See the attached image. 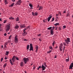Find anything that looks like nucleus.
Instances as JSON below:
<instances>
[{
  "label": "nucleus",
  "instance_id": "f257e3e1",
  "mask_svg": "<svg viewBox=\"0 0 73 73\" xmlns=\"http://www.w3.org/2000/svg\"><path fill=\"white\" fill-rule=\"evenodd\" d=\"M11 25L10 24H8L6 27V32H8L10 29Z\"/></svg>",
  "mask_w": 73,
  "mask_h": 73
},
{
  "label": "nucleus",
  "instance_id": "f03ea898",
  "mask_svg": "<svg viewBox=\"0 0 73 73\" xmlns=\"http://www.w3.org/2000/svg\"><path fill=\"white\" fill-rule=\"evenodd\" d=\"M23 62L25 64H27L29 61L28 58H23Z\"/></svg>",
  "mask_w": 73,
  "mask_h": 73
},
{
  "label": "nucleus",
  "instance_id": "7ed1b4c3",
  "mask_svg": "<svg viewBox=\"0 0 73 73\" xmlns=\"http://www.w3.org/2000/svg\"><path fill=\"white\" fill-rule=\"evenodd\" d=\"M67 39L65 40V41L67 44H69V42H70V38H67Z\"/></svg>",
  "mask_w": 73,
  "mask_h": 73
},
{
  "label": "nucleus",
  "instance_id": "20e7f679",
  "mask_svg": "<svg viewBox=\"0 0 73 73\" xmlns=\"http://www.w3.org/2000/svg\"><path fill=\"white\" fill-rule=\"evenodd\" d=\"M62 46H63L62 44H60L59 47V49L60 52H62Z\"/></svg>",
  "mask_w": 73,
  "mask_h": 73
},
{
  "label": "nucleus",
  "instance_id": "39448f33",
  "mask_svg": "<svg viewBox=\"0 0 73 73\" xmlns=\"http://www.w3.org/2000/svg\"><path fill=\"white\" fill-rule=\"evenodd\" d=\"M30 48L29 49L30 51L32 50V51H33V46H32V44H30Z\"/></svg>",
  "mask_w": 73,
  "mask_h": 73
},
{
  "label": "nucleus",
  "instance_id": "423d86ee",
  "mask_svg": "<svg viewBox=\"0 0 73 73\" xmlns=\"http://www.w3.org/2000/svg\"><path fill=\"white\" fill-rule=\"evenodd\" d=\"M15 42L17 44L18 42V38H17V36H15Z\"/></svg>",
  "mask_w": 73,
  "mask_h": 73
},
{
  "label": "nucleus",
  "instance_id": "0eeeda50",
  "mask_svg": "<svg viewBox=\"0 0 73 73\" xmlns=\"http://www.w3.org/2000/svg\"><path fill=\"white\" fill-rule=\"evenodd\" d=\"M73 67V63H72L71 64H70V67L69 68V69H72Z\"/></svg>",
  "mask_w": 73,
  "mask_h": 73
},
{
  "label": "nucleus",
  "instance_id": "6e6552de",
  "mask_svg": "<svg viewBox=\"0 0 73 73\" xmlns=\"http://www.w3.org/2000/svg\"><path fill=\"white\" fill-rule=\"evenodd\" d=\"M46 67H45V66H44V65L42 64L41 66L42 69V70H45V69H46Z\"/></svg>",
  "mask_w": 73,
  "mask_h": 73
},
{
  "label": "nucleus",
  "instance_id": "1a4fd4ad",
  "mask_svg": "<svg viewBox=\"0 0 73 73\" xmlns=\"http://www.w3.org/2000/svg\"><path fill=\"white\" fill-rule=\"evenodd\" d=\"M16 56H14L12 58L11 60L13 61V62H15V58H16Z\"/></svg>",
  "mask_w": 73,
  "mask_h": 73
},
{
  "label": "nucleus",
  "instance_id": "9d476101",
  "mask_svg": "<svg viewBox=\"0 0 73 73\" xmlns=\"http://www.w3.org/2000/svg\"><path fill=\"white\" fill-rule=\"evenodd\" d=\"M52 17V15H50L49 17H48V22L50 21V19H51Z\"/></svg>",
  "mask_w": 73,
  "mask_h": 73
},
{
  "label": "nucleus",
  "instance_id": "9b49d317",
  "mask_svg": "<svg viewBox=\"0 0 73 73\" xmlns=\"http://www.w3.org/2000/svg\"><path fill=\"white\" fill-rule=\"evenodd\" d=\"M21 3V1L18 0L17 3V5H20Z\"/></svg>",
  "mask_w": 73,
  "mask_h": 73
},
{
  "label": "nucleus",
  "instance_id": "f8f14e48",
  "mask_svg": "<svg viewBox=\"0 0 73 73\" xmlns=\"http://www.w3.org/2000/svg\"><path fill=\"white\" fill-rule=\"evenodd\" d=\"M38 8L39 11H41V10H42L43 9V7L42 6H40Z\"/></svg>",
  "mask_w": 73,
  "mask_h": 73
},
{
  "label": "nucleus",
  "instance_id": "ddd939ff",
  "mask_svg": "<svg viewBox=\"0 0 73 73\" xmlns=\"http://www.w3.org/2000/svg\"><path fill=\"white\" fill-rule=\"evenodd\" d=\"M19 28V26L17 25L15 27V28L16 29H18Z\"/></svg>",
  "mask_w": 73,
  "mask_h": 73
},
{
  "label": "nucleus",
  "instance_id": "4468645a",
  "mask_svg": "<svg viewBox=\"0 0 73 73\" xmlns=\"http://www.w3.org/2000/svg\"><path fill=\"white\" fill-rule=\"evenodd\" d=\"M29 6L31 7L30 9H33V5H32L31 3H29Z\"/></svg>",
  "mask_w": 73,
  "mask_h": 73
},
{
  "label": "nucleus",
  "instance_id": "2eb2a0df",
  "mask_svg": "<svg viewBox=\"0 0 73 73\" xmlns=\"http://www.w3.org/2000/svg\"><path fill=\"white\" fill-rule=\"evenodd\" d=\"M20 66H24V63H23V62H22L20 64Z\"/></svg>",
  "mask_w": 73,
  "mask_h": 73
},
{
  "label": "nucleus",
  "instance_id": "dca6fc26",
  "mask_svg": "<svg viewBox=\"0 0 73 73\" xmlns=\"http://www.w3.org/2000/svg\"><path fill=\"white\" fill-rule=\"evenodd\" d=\"M14 4H15V3H12L11 5H9V7H13V6L14 5Z\"/></svg>",
  "mask_w": 73,
  "mask_h": 73
},
{
  "label": "nucleus",
  "instance_id": "f3484780",
  "mask_svg": "<svg viewBox=\"0 0 73 73\" xmlns=\"http://www.w3.org/2000/svg\"><path fill=\"white\" fill-rule=\"evenodd\" d=\"M20 27L22 28H24V27H25V26L24 25H21Z\"/></svg>",
  "mask_w": 73,
  "mask_h": 73
},
{
  "label": "nucleus",
  "instance_id": "a211bd4d",
  "mask_svg": "<svg viewBox=\"0 0 73 73\" xmlns=\"http://www.w3.org/2000/svg\"><path fill=\"white\" fill-rule=\"evenodd\" d=\"M50 33L51 35H53V30H50Z\"/></svg>",
  "mask_w": 73,
  "mask_h": 73
},
{
  "label": "nucleus",
  "instance_id": "6ab92c4d",
  "mask_svg": "<svg viewBox=\"0 0 73 73\" xmlns=\"http://www.w3.org/2000/svg\"><path fill=\"white\" fill-rule=\"evenodd\" d=\"M15 21H19V18L17 17V18H16Z\"/></svg>",
  "mask_w": 73,
  "mask_h": 73
},
{
  "label": "nucleus",
  "instance_id": "aec40b11",
  "mask_svg": "<svg viewBox=\"0 0 73 73\" xmlns=\"http://www.w3.org/2000/svg\"><path fill=\"white\" fill-rule=\"evenodd\" d=\"M58 15H59V14H56V17L57 19H58Z\"/></svg>",
  "mask_w": 73,
  "mask_h": 73
},
{
  "label": "nucleus",
  "instance_id": "412c9836",
  "mask_svg": "<svg viewBox=\"0 0 73 73\" xmlns=\"http://www.w3.org/2000/svg\"><path fill=\"white\" fill-rule=\"evenodd\" d=\"M52 27H48L47 28L48 30H50V29H52Z\"/></svg>",
  "mask_w": 73,
  "mask_h": 73
},
{
  "label": "nucleus",
  "instance_id": "4be33fe9",
  "mask_svg": "<svg viewBox=\"0 0 73 73\" xmlns=\"http://www.w3.org/2000/svg\"><path fill=\"white\" fill-rule=\"evenodd\" d=\"M7 63L5 64L3 66L4 68H5L7 66Z\"/></svg>",
  "mask_w": 73,
  "mask_h": 73
},
{
  "label": "nucleus",
  "instance_id": "5701e85b",
  "mask_svg": "<svg viewBox=\"0 0 73 73\" xmlns=\"http://www.w3.org/2000/svg\"><path fill=\"white\" fill-rule=\"evenodd\" d=\"M5 4H8V2H7V0H5Z\"/></svg>",
  "mask_w": 73,
  "mask_h": 73
},
{
  "label": "nucleus",
  "instance_id": "b1692460",
  "mask_svg": "<svg viewBox=\"0 0 73 73\" xmlns=\"http://www.w3.org/2000/svg\"><path fill=\"white\" fill-rule=\"evenodd\" d=\"M66 61L67 62H69V56H68V59H66Z\"/></svg>",
  "mask_w": 73,
  "mask_h": 73
},
{
  "label": "nucleus",
  "instance_id": "393cba45",
  "mask_svg": "<svg viewBox=\"0 0 73 73\" xmlns=\"http://www.w3.org/2000/svg\"><path fill=\"white\" fill-rule=\"evenodd\" d=\"M10 63L11 64V65H13V63L12 62V60H11V59H10Z\"/></svg>",
  "mask_w": 73,
  "mask_h": 73
},
{
  "label": "nucleus",
  "instance_id": "a878e982",
  "mask_svg": "<svg viewBox=\"0 0 73 73\" xmlns=\"http://www.w3.org/2000/svg\"><path fill=\"white\" fill-rule=\"evenodd\" d=\"M29 44L27 45V50H29Z\"/></svg>",
  "mask_w": 73,
  "mask_h": 73
},
{
  "label": "nucleus",
  "instance_id": "bb28decb",
  "mask_svg": "<svg viewBox=\"0 0 73 73\" xmlns=\"http://www.w3.org/2000/svg\"><path fill=\"white\" fill-rule=\"evenodd\" d=\"M9 19H10V20L14 19V18H13L12 17H9Z\"/></svg>",
  "mask_w": 73,
  "mask_h": 73
},
{
  "label": "nucleus",
  "instance_id": "cd10ccee",
  "mask_svg": "<svg viewBox=\"0 0 73 73\" xmlns=\"http://www.w3.org/2000/svg\"><path fill=\"white\" fill-rule=\"evenodd\" d=\"M70 15V14H69V13H68L67 14L66 16L67 17H68V16H69Z\"/></svg>",
  "mask_w": 73,
  "mask_h": 73
},
{
  "label": "nucleus",
  "instance_id": "c85d7f7f",
  "mask_svg": "<svg viewBox=\"0 0 73 73\" xmlns=\"http://www.w3.org/2000/svg\"><path fill=\"white\" fill-rule=\"evenodd\" d=\"M43 65H44L45 67H47V66L46 65V63L44 62L43 64Z\"/></svg>",
  "mask_w": 73,
  "mask_h": 73
},
{
  "label": "nucleus",
  "instance_id": "c756f323",
  "mask_svg": "<svg viewBox=\"0 0 73 73\" xmlns=\"http://www.w3.org/2000/svg\"><path fill=\"white\" fill-rule=\"evenodd\" d=\"M54 25H55V26H57V25H59V23H56V24H54Z\"/></svg>",
  "mask_w": 73,
  "mask_h": 73
},
{
  "label": "nucleus",
  "instance_id": "7c9ffc66",
  "mask_svg": "<svg viewBox=\"0 0 73 73\" xmlns=\"http://www.w3.org/2000/svg\"><path fill=\"white\" fill-rule=\"evenodd\" d=\"M38 46L37 45H36L35 46V49H38Z\"/></svg>",
  "mask_w": 73,
  "mask_h": 73
},
{
  "label": "nucleus",
  "instance_id": "2f4dec72",
  "mask_svg": "<svg viewBox=\"0 0 73 73\" xmlns=\"http://www.w3.org/2000/svg\"><path fill=\"white\" fill-rule=\"evenodd\" d=\"M9 54V51H6V53L5 54L6 55H8Z\"/></svg>",
  "mask_w": 73,
  "mask_h": 73
},
{
  "label": "nucleus",
  "instance_id": "473e14b6",
  "mask_svg": "<svg viewBox=\"0 0 73 73\" xmlns=\"http://www.w3.org/2000/svg\"><path fill=\"white\" fill-rule=\"evenodd\" d=\"M54 44H55V41H54L52 43L53 46H54Z\"/></svg>",
  "mask_w": 73,
  "mask_h": 73
},
{
  "label": "nucleus",
  "instance_id": "72a5a7b5",
  "mask_svg": "<svg viewBox=\"0 0 73 73\" xmlns=\"http://www.w3.org/2000/svg\"><path fill=\"white\" fill-rule=\"evenodd\" d=\"M55 28V27H53L52 29H51V30H52V31H54V29Z\"/></svg>",
  "mask_w": 73,
  "mask_h": 73
},
{
  "label": "nucleus",
  "instance_id": "f704fd0d",
  "mask_svg": "<svg viewBox=\"0 0 73 73\" xmlns=\"http://www.w3.org/2000/svg\"><path fill=\"white\" fill-rule=\"evenodd\" d=\"M41 68V66H39L38 68H37V70H39V69H40Z\"/></svg>",
  "mask_w": 73,
  "mask_h": 73
},
{
  "label": "nucleus",
  "instance_id": "c9c22d12",
  "mask_svg": "<svg viewBox=\"0 0 73 73\" xmlns=\"http://www.w3.org/2000/svg\"><path fill=\"white\" fill-rule=\"evenodd\" d=\"M52 52V50H49L47 52V53H50V52Z\"/></svg>",
  "mask_w": 73,
  "mask_h": 73
},
{
  "label": "nucleus",
  "instance_id": "e433bc0d",
  "mask_svg": "<svg viewBox=\"0 0 73 73\" xmlns=\"http://www.w3.org/2000/svg\"><path fill=\"white\" fill-rule=\"evenodd\" d=\"M32 15L33 16H35V13H33V12H32Z\"/></svg>",
  "mask_w": 73,
  "mask_h": 73
},
{
  "label": "nucleus",
  "instance_id": "4c0bfd02",
  "mask_svg": "<svg viewBox=\"0 0 73 73\" xmlns=\"http://www.w3.org/2000/svg\"><path fill=\"white\" fill-rule=\"evenodd\" d=\"M37 12H35V16H37Z\"/></svg>",
  "mask_w": 73,
  "mask_h": 73
},
{
  "label": "nucleus",
  "instance_id": "58836bf2",
  "mask_svg": "<svg viewBox=\"0 0 73 73\" xmlns=\"http://www.w3.org/2000/svg\"><path fill=\"white\" fill-rule=\"evenodd\" d=\"M54 20V18H53L52 20L51 21H53Z\"/></svg>",
  "mask_w": 73,
  "mask_h": 73
},
{
  "label": "nucleus",
  "instance_id": "ea45409f",
  "mask_svg": "<svg viewBox=\"0 0 73 73\" xmlns=\"http://www.w3.org/2000/svg\"><path fill=\"white\" fill-rule=\"evenodd\" d=\"M11 37H12V35H10L9 37V39L10 40V39H11Z\"/></svg>",
  "mask_w": 73,
  "mask_h": 73
},
{
  "label": "nucleus",
  "instance_id": "a19ab883",
  "mask_svg": "<svg viewBox=\"0 0 73 73\" xmlns=\"http://www.w3.org/2000/svg\"><path fill=\"white\" fill-rule=\"evenodd\" d=\"M63 28L64 29H65L66 28V26L64 25L63 26Z\"/></svg>",
  "mask_w": 73,
  "mask_h": 73
},
{
  "label": "nucleus",
  "instance_id": "79ce46f5",
  "mask_svg": "<svg viewBox=\"0 0 73 73\" xmlns=\"http://www.w3.org/2000/svg\"><path fill=\"white\" fill-rule=\"evenodd\" d=\"M63 44L64 45V46H66V43L65 42H64L63 43Z\"/></svg>",
  "mask_w": 73,
  "mask_h": 73
},
{
  "label": "nucleus",
  "instance_id": "37998d69",
  "mask_svg": "<svg viewBox=\"0 0 73 73\" xmlns=\"http://www.w3.org/2000/svg\"><path fill=\"white\" fill-rule=\"evenodd\" d=\"M3 58H2L1 59V62H2V61H3Z\"/></svg>",
  "mask_w": 73,
  "mask_h": 73
},
{
  "label": "nucleus",
  "instance_id": "c03bdc74",
  "mask_svg": "<svg viewBox=\"0 0 73 73\" xmlns=\"http://www.w3.org/2000/svg\"><path fill=\"white\" fill-rule=\"evenodd\" d=\"M37 36L38 37H39V36H41V34H39Z\"/></svg>",
  "mask_w": 73,
  "mask_h": 73
},
{
  "label": "nucleus",
  "instance_id": "a18cd8bd",
  "mask_svg": "<svg viewBox=\"0 0 73 73\" xmlns=\"http://www.w3.org/2000/svg\"><path fill=\"white\" fill-rule=\"evenodd\" d=\"M58 14H60V16H61V15H62L61 14V13L60 12H59L58 13Z\"/></svg>",
  "mask_w": 73,
  "mask_h": 73
},
{
  "label": "nucleus",
  "instance_id": "49530a36",
  "mask_svg": "<svg viewBox=\"0 0 73 73\" xmlns=\"http://www.w3.org/2000/svg\"><path fill=\"white\" fill-rule=\"evenodd\" d=\"M16 58L17 60H19V58L17 57L16 58Z\"/></svg>",
  "mask_w": 73,
  "mask_h": 73
},
{
  "label": "nucleus",
  "instance_id": "de8ad7c7",
  "mask_svg": "<svg viewBox=\"0 0 73 73\" xmlns=\"http://www.w3.org/2000/svg\"><path fill=\"white\" fill-rule=\"evenodd\" d=\"M11 0L12 1V2H15V1H16V0Z\"/></svg>",
  "mask_w": 73,
  "mask_h": 73
},
{
  "label": "nucleus",
  "instance_id": "09e8293b",
  "mask_svg": "<svg viewBox=\"0 0 73 73\" xmlns=\"http://www.w3.org/2000/svg\"><path fill=\"white\" fill-rule=\"evenodd\" d=\"M49 48H50V49H52V47L50 46L49 47Z\"/></svg>",
  "mask_w": 73,
  "mask_h": 73
},
{
  "label": "nucleus",
  "instance_id": "8fccbe9b",
  "mask_svg": "<svg viewBox=\"0 0 73 73\" xmlns=\"http://www.w3.org/2000/svg\"><path fill=\"white\" fill-rule=\"evenodd\" d=\"M26 29H29V26H28V27H27Z\"/></svg>",
  "mask_w": 73,
  "mask_h": 73
},
{
  "label": "nucleus",
  "instance_id": "3c124183",
  "mask_svg": "<svg viewBox=\"0 0 73 73\" xmlns=\"http://www.w3.org/2000/svg\"><path fill=\"white\" fill-rule=\"evenodd\" d=\"M57 58V56H56V55H55L54 57V58Z\"/></svg>",
  "mask_w": 73,
  "mask_h": 73
},
{
  "label": "nucleus",
  "instance_id": "603ef678",
  "mask_svg": "<svg viewBox=\"0 0 73 73\" xmlns=\"http://www.w3.org/2000/svg\"><path fill=\"white\" fill-rule=\"evenodd\" d=\"M27 28H25V29H23V32H24L26 30H27Z\"/></svg>",
  "mask_w": 73,
  "mask_h": 73
},
{
  "label": "nucleus",
  "instance_id": "864d4df0",
  "mask_svg": "<svg viewBox=\"0 0 73 73\" xmlns=\"http://www.w3.org/2000/svg\"><path fill=\"white\" fill-rule=\"evenodd\" d=\"M38 50V49H36V50H35V52H36V53H37V52Z\"/></svg>",
  "mask_w": 73,
  "mask_h": 73
},
{
  "label": "nucleus",
  "instance_id": "5fc2aeb1",
  "mask_svg": "<svg viewBox=\"0 0 73 73\" xmlns=\"http://www.w3.org/2000/svg\"><path fill=\"white\" fill-rule=\"evenodd\" d=\"M4 36H7V33H5L4 34Z\"/></svg>",
  "mask_w": 73,
  "mask_h": 73
},
{
  "label": "nucleus",
  "instance_id": "6e6d98bb",
  "mask_svg": "<svg viewBox=\"0 0 73 73\" xmlns=\"http://www.w3.org/2000/svg\"><path fill=\"white\" fill-rule=\"evenodd\" d=\"M6 22H7V21H4L3 23H6Z\"/></svg>",
  "mask_w": 73,
  "mask_h": 73
},
{
  "label": "nucleus",
  "instance_id": "4d7b16f0",
  "mask_svg": "<svg viewBox=\"0 0 73 73\" xmlns=\"http://www.w3.org/2000/svg\"><path fill=\"white\" fill-rule=\"evenodd\" d=\"M58 48V46H56V47L55 48V49H57Z\"/></svg>",
  "mask_w": 73,
  "mask_h": 73
},
{
  "label": "nucleus",
  "instance_id": "13d9d810",
  "mask_svg": "<svg viewBox=\"0 0 73 73\" xmlns=\"http://www.w3.org/2000/svg\"><path fill=\"white\" fill-rule=\"evenodd\" d=\"M4 47H5V48H7V46H6V45H5V44L4 45Z\"/></svg>",
  "mask_w": 73,
  "mask_h": 73
},
{
  "label": "nucleus",
  "instance_id": "bf43d9fd",
  "mask_svg": "<svg viewBox=\"0 0 73 73\" xmlns=\"http://www.w3.org/2000/svg\"><path fill=\"white\" fill-rule=\"evenodd\" d=\"M2 25L1 24H0V28H1V26H2Z\"/></svg>",
  "mask_w": 73,
  "mask_h": 73
},
{
  "label": "nucleus",
  "instance_id": "052dcab7",
  "mask_svg": "<svg viewBox=\"0 0 73 73\" xmlns=\"http://www.w3.org/2000/svg\"><path fill=\"white\" fill-rule=\"evenodd\" d=\"M39 40L40 41H42V40H41V39H39Z\"/></svg>",
  "mask_w": 73,
  "mask_h": 73
},
{
  "label": "nucleus",
  "instance_id": "680f3d73",
  "mask_svg": "<svg viewBox=\"0 0 73 73\" xmlns=\"http://www.w3.org/2000/svg\"><path fill=\"white\" fill-rule=\"evenodd\" d=\"M5 60H7V57H5Z\"/></svg>",
  "mask_w": 73,
  "mask_h": 73
},
{
  "label": "nucleus",
  "instance_id": "e2e57ef3",
  "mask_svg": "<svg viewBox=\"0 0 73 73\" xmlns=\"http://www.w3.org/2000/svg\"><path fill=\"white\" fill-rule=\"evenodd\" d=\"M66 12V11H64L63 12V13H65Z\"/></svg>",
  "mask_w": 73,
  "mask_h": 73
},
{
  "label": "nucleus",
  "instance_id": "0e129e2a",
  "mask_svg": "<svg viewBox=\"0 0 73 73\" xmlns=\"http://www.w3.org/2000/svg\"><path fill=\"white\" fill-rule=\"evenodd\" d=\"M64 50H65V46H64L63 51H64Z\"/></svg>",
  "mask_w": 73,
  "mask_h": 73
},
{
  "label": "nucleus",
  "instance_id": "69168bd1",
  "mask_svg": "<svg viewBox=\"0 0 73 73\" xmlns=\"http://www.w3.org/2000/svg\"><path fill=\"white\" fill-rule=\"evenodd\" d=\"M59 30H61V29L60 28H59Z\"/></svg>",
  "mask_w": 73,
  "mask_h": 73
},
{
  "label": "nucleus",
  "instance_id": "338daca9",
  "mask_svg": "<svg viewBox=\"0 0 73 73\" xmlns=\"http://www.w3.org/2000/svg\"><path fill=\"white\" fill-rule=\"evenodd\" d=\"M27 40L26 39H25L24 40V41H27Z\"/></svg>",
  "mask_w": 73,
  "mask_h": 73
},
{
  "label": "nucleus",
  "instance_id": "774afa93",
  "mask_svg": "<svg viewBox=\"0 0 73 73\" xmlns=\"http://www.w3.org/2000/svg\"><path fill=\"white\" fill-rule=\"evenodd\" d=\"M33 69H35V67H33Z\"/></svg>",
  "mask_w": 73,
  "mask_h": 73
}]
</instances>
